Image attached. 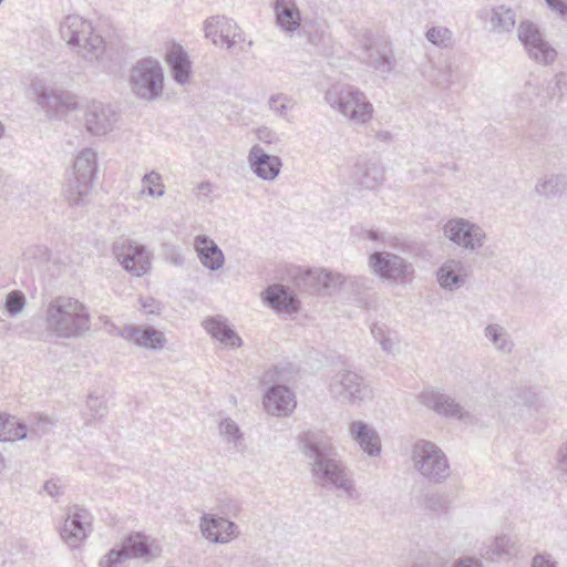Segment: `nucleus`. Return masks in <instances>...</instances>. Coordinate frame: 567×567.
<instances>
[{
  "instance_id": "nucleus-38",
  "label": "nucleus",
  "mask_w": 567,
  "mask_h": 567,
  "mask_svg": "<svg viewBox=\"0 0 567 567\" xmlns=\"http://www.w3.org/2000/svg\"><path fill=\"white\" fill-rule=\"evenodd\" d=\"M106 400L103 396L89 394L86 399V408L83 412L85 425H91L93 422L102 420L107 414Z\"/></svg>"
},
{
  "instance_id": "nucleus-3",
  "label": "nucleus",
  "mask_w": 567,
  "mask_h": 567,
  "mask_svg": "<svg viewBox=\"0 0 567 567\" xmlns=\"http://www.w3.org/2000/svg\"><path fill=\"white\" fill-rule=\"evenodd\" d=\"M60 35L68 47L87 62L99 61L105 51V41L93 22L80 14H68L60 22Z\"/></svg>"
},
{
  "instance_id": "nucleus-8",
  "label": "nucleus",
  "mask_w": 567,
  "mask_h": 567,
  "mask_svg": "<svg viewBox=\"0 0 567 567\" xmlns=\"http://www.w3.org/2000/svg\"><path fill=\"white\" fill-rule=\"evenodd\" d=\"M328 391L341 404L359 405L371 396V389L364 378L350 369H340L331 375Z\"/></svg>"
},
{
  "instance_id": "nucleus-19",
  "label": "nucleus",
  "mask_w": 567,
  "mask_h": 567,
  "mask_svg": "<svg viewBox=\"0 0 567 567\" xmlns=\"http://www.w3.org/2000/svg\"><path fill=\"white\" fill-rule=\"evenodd\" d=\"M344 278L339 272H332L326 269L307 270L301 277L300 282L303 288L311 292L332 295L343 285Z\"/></svg>"
},
{
  "instance_id": "nucleus-36",
  "label": "nucleus",
  "mask_w": 567,
  "mask_h": 567,
  "mask_svg": "<svg viewBox=\"0 0 567 567\" xmlns=\"http://www.w3.org/2000/svg\"><path fill=\"white\" fill-rule=\"evenodd\" d=\"M516 23V14L513 9L506 6H497L492 9L491 25L492 31L505 33L513 30Z\"/></svg>"
},
{
  "instance_id": "nucleus-57",
  "label": "nucleus",
  "mask_w": 567,
  "mask_h": 567,
  "mask_svg": "<svg viewBox=\"0 0 567 567\" xmlns=\"http://www.w3.org/2000/svg\"><path fill=\"white\" fill-rule=\"evenodd\" d=\"M371 333H372L374 340L378 341V342L381 341L385 336L394 334V332H392L386 327V324L379 323V322H375V323L372 324Z\"/></svg>"
},
{
  "instance_id": "nucleus-51",
  "label": "nucleus",
  "mask_w": 567,
  "mask_h": 567,
  "mask_svg": "<svg viewBox=\"0 0 567 567\" xmlns=\"http://www.w3.org/2000/svg\"><path fill=\"white\" fill-rule=\"evenodd\" d=\"M53 422L44 415L32 416L30 419L29 432L31 436H41L50 432Z\"/></svg>"
},
{
  "instance_id": "nucleus-27",
  "label": "nucleus",
  "mask_w": 567,
  "mask_h": 567,
  "mask_svg": "<svg viewBox=\"0 0 567 567\" xmlns=\"http://www.w3.org/2000/svg\"><path fill=\"white\" fill-rule=\"evenodd\" d=\"M437 282L445 290H456L461 288L466 280L465 267L458 259H447L436 272Z\"/></svg>"
},
{
  "instance_id": "nucleus-55",
  "label": "nucleus",
  "mask_w": 567,
  "mask_h": 567,
  "mask_svg": "<svg viewBox=\"0 0 567 567\" xmlns=\"http://www.w3.org/2000/svg\"><path fill=\"white\" fill-rule=\"evenodd\" d=\"M530 567H558L557 561L547 553L537 554L533 557Z\"/></svg>"
},
{
  "instance_id": "nucleus-5",
  "label": "nucleus",
  "mask_w": 567,
  "mask_h": 567,
  "mask_svg": "<svg viewBox=\"0 0 567 567\" xmlns=\"http://www.w3.org/2000/svg\"><path fill=\"white\" fill-rule=\"evenodd\" d=\"M96 171L95 151L92 148L81 151L64 187V196L70 205L82 206L89 202Z\"/></svg>"
},
{
  "instance_id": "nucleus-32",
  "label": "nucleus",
  "mask_w": 567,
  "mask_h": 567,
  "mask_svg": "<svg viewBox=\"0 0 567 567\" xmlns=\"http://www.w3.org/2000/svg\"><path fill=\"white\" fill-rule=\"evenodd\" d=\"M545 94L540 97L539 106L547 107L553 101L560 102L567 95V72H558L546 85L542 86Z\"/></svg>"
},
{
  "instance_id": "nucleus-54",
  "label": "nucleus",
  "mask_w": 567,
  "mask_h": 567,
  "mask_svg": "<svg viewBox=\"0 0 567 567\" xmlns=\"http://www.w3.org/2000/svg\"><path fill=\"white\" fill-rule=\"evenodd\" d=\"M548 8L559 17L561 20L567 22V1L565 0H547L545 1Z\"/></svg>"
},
{
  "instance_id": "nucleus-34",
  "label": "nucleus",
  "mask_w": 567,
  "mask_h": 567,
  "mask_svg": "<svg viewBox=\"0 0 567 567\" xmlns=\"http://www.w3.org/2000/svg\"><path fill=\"white\" fill-rule=\"evenodd\" d=\"M535 192L545 198L560 196L567 192V174H551L539 178L535 185Z\"/></svg>"
},
{
  "instance_id": "nucleus-49",
  "label": "nucleus",
  "mask_w": 567,
  "mask_h": 567,
  "mask_svg": "<svg viewBox=\"0 0 567 567\" xmlns=\"http://www.w3.org/2000/svg\"><path fill=\"white\" fill-rule=\"evenodd\" d=\"M25 307V297L19 290L9 292L6 297L4 309L10 317H16Z\"/></svg>"
},
{
  "instance_id": "nucleus-60",
  "label": "nucleus",
  "mask_w": 567,
  "mask_h": 567,
  "mask_svg": "<svg viewBox=\"0 0 567 567\" xmlns=\"http://www.w3.org/2000/svg\"><path fill=\"white\" fill-rule=\"evenodd\" d=\"M213 192V184L210 182H202L197 185V197L207 198Z\"/></svg>"
},
{
  "instance_id": "nucleus-11",
  "label": "nucleus",
  "mask_w": 567,
  "mask_h": 567,
  "mask_svg": "<svg viewBox=\"0 0 567 567\" xmlns=\"http://www.w3.org/2000/svg\"><path fill=\"white\" fill-rule=\"evenodd\" d=\"M205 37L210 39L215 45L225 44L227 50H234L236 47L239 51L245 52L252 45V41L244 45L246 39L245 33L238 24L226 17H210L205 21Z\"/></svg>"
},
{
  "instance_id": "nucleus-39",
  "label": "nucleus",
  "mask_w": 567,
  "mask_h": 567,
  "mask_svg": "<svg viewBox=\"0 0 567 567\" xmlns=\"http://www.w3.org/2000/svg\"><path fill=\"white\" fill-rule=\"evenodd\" d=\"M0 441H16L23 440L28 435V427L24 423L20 422L17 417L6 415L3 423H1Z\"/></svg>"
},
{
  "instance_id": "nucleus-7",
  "label": "nucleus",
  "mask_w": 567,
  "mask_h": 567,
  "mask_svg": "<svg viewBox=\"0 0 567 567\" xmlns=\"http://www.w3.org/2000/svg\"><path fill=\"white\" fill-rule=\"evenodd\" d=\"M414 470L432 483H442L450 476V463L440 446L420 439L411 449Z\"/></svg>"
},
{
  "instance_id": "nucleus-9",
  "label": "nucleus",
  "mask_w": 567,
  "mask_h": 567,
  "mask_svg": "<svg viewBox=\"0 0 567 567\" xmlns=\"http://www.w3.org/2000/svg\"><path fill=\"white\" fill-rule=\"evenodd\" d=\"M442 230L446 239L471 252L483 248L487 240L483 227L464 217H454L446 220Z\"/></svg>"
},
{
  "instance_id": "nucleus-1",
  "label": "nucleus",
  "mask_w": 567,
  "mask_h": 567,
  "mask_svg": "<svg viewBox=\"0 0 567 567\" xmlns=\"http://www.w3.org/2000/svg\"><path fill=\"white\" fill-rule=\"evenodd\" d=\"M300 447L309 460L315 481L321 486L331 485L341 489L350 499H358L359 493L344 465L332 457L334 446L320 431H307L300 435Z\"/></svg>"
},
{
  "instance_id": "nucleus-20",
  "label": "nucleus",
  "mask_w": 567,
  "mask_h": 567,
  "mask_svg": "<svg viewBox=\"0 0 567 567\" xmlns=\"http://www.w3.org/2000/svg\"><path fill=\"white\" fill-rule=\"evenodd\" d=\"M262 404L268 414L287 416L296 409L297 400L288 386L275 384L264 394Z\"/></svg>"
},
{
  "instance_id": "nucleus-44",
  "label": "nucleus",
  "mask_w": 567,
  "mask_h": 567,
  "mask_svg": "<svg viewBox=\"0 0 567 567\" xmlns=\"http://www.w3.org/2000/svg\"><path fill=\"white\" fill-rule=\"evenodd\" d=\"M143 193L152 197H162L165 194V185L159 173L152 171L142 177Z\"/></svg>"
},
{
  "instance_id": "nucleus-16",
  "label": "nucleus",
  "mask_w": 567,
  "mask_h": 567,
  "mask_svg": "<svg viewBox=\"0 0 567 567\" xmlns=\"http://www.w3.org/2000/svg\"><path fill=\"white\" fill-rule=\"evenodd\" d=\"M350 178L353 184L374 190L385 178V168L378 157H359L351 171Z\"/></svg>"
},
{
  "instance_id": "nucleus-17",
  "label": "nucleus",
  "mask_w": 567,
  "mask_h": 567,
  "mask_svg": "<svg viewBox=\"0 0 567 567\" xmlns=\"http://www.w3.org/2000/svg\"><path fill=\"white\" fill-rule=\"evenodd\" d=\"M417 400L421 404L430 410H433L440 415L446 417H455L457 420H466L471 417V414L465 411L464 408L455 401V399L436 390H423L417 395Z\"/></svg>"
},
{
  "instance_id": "nucleus-6",
  "label": "nucleus",
  "mask_w": 567,
  "mask_h": 567,
  "mask_svg": "<svg viewBox=\"0 0 567 567\" xmlns=\"http://www.w3.org/2000/svg\"><path fill=\"white\" fill-rule=\"evenodd\" d=\"M128 86L132 94L140 100L158 99L164 89V74L159 62L153 58L138 60L130 69Z\"/></svg>"
},
{
  "instance_id": "nucleus-40",
  "label": "nucleus",
  "mask_w": 567,
  "mask_h": 567,
  "mask_svg": "<svg viewBox=\"0 0 567 567\" xmlns=\"http://www.w3.org/2000/svg\"><path fill=\"white\" fill-rule=\"evenodd\" d=\"M528 58L540 65H550L557 59L556 49L545 39L526 51Z\"/></svg>"
},
{
  "instance_id": "nucleus-35",
  "label": "nucleus",
  "mask_w": 567,
  "mask_h": 567,
  "mask_svg": "<svg viewBox=\"0 0 567 567\" xmlns=\"http://www.w3.org/2000/svg\"><path fill=\"white\" fill-rule=\"evenodd\" d=\"M128 558H143L150 560L153 557L147 536L135 533L127 536L121 544Z\"/></svg>"
},
{
  "instance_id": "nucleus-37",
  "label": "nucleus",
  "mask_w": 567,
  "mask_h": 567,
  "mask_svg": "<svg viewBox=\"0 0 567 567\" xmlns=\"http://www.w3.org/2000/svg\"><path fill=\"white\" fill-rule=\"evenodd\" d=\"M542 86L527 82L524 87L513 96V103L518 113L525 112L533 107L535 99L542 97Z\"/></svg>"
},
{
  "instance_id": "nucleus-63",
  "label": "nucleus",
  "mask_w": 567,
  "mask_h": 567,
  "mask_svg": "<svg viewBox=\"0 0 567 567\" xmlns=\"http://www.w3.org/2000/svg\"><path fill=\"white\" fill-rule=\"evenodd\" d=\"M168 260H169L171 264H173L175 266H182L184 264V257L176 249H173L171 251V254L168 256Z\"/></svg>"
},
{
  "instance_id": "nucleus-53",
  "label": "nucleus",
  "mask_w": 567,
  "mask_h": 567,
  "mask_svg": "<svg viewBox=\"0 0 567 567\" xmlns=\"http://www.w3.org/2000/svg\"><path fill=\"white\" fill-rule=\"evenodd\" d=\"M257 138L268 145L277 144L280 138L278 134L267 126H261L256 132Z\"/></svg>"
},
{
  "instance_id": "nucleus-50",
  "label": "nucleus",
  "mask_w": 567,
  "mask_h": 567,
  "mask_svg": "<svg viewBox=\"0 0 567 567\" xmlns=\"http://www.w3.org/2000/svg\"><path fill=\"white\" fill-rule=\"evenodd\" d=\"M353 37L357 40L361 53L371 48L373 49L374 45L382 40L369 28L358 29Z\"/></svg>"
},
{
  "instance_id": "nucleus-43",
  "label": "nucleus",
  "mask_w": 567,
  "mask_h": 567,
  "mask_svg": "<svg viewBox=\"0 0 567 567\" xmlns=\"http://www.w3.org/2000/svg\"><path fill=\"white\" fill-rule=\"evenodd\" d=\"M269 109L279 117L290 121L288 112L296 105V101L286 94L271 95L268 101Z\"/></svg>"
},
{
  "instance_id": "nucleus-62",
  "label": "nucleus",
  "mask_w": 567,
  "mask_h": 567,
  "mask_svg": "<svg viewBox=\"0 0 567 567\" xmlns=\"http://www.w3.org/2000/svg\"><path fill=\"white\" fill-rule=\"evenodd\" d=\"M558 456L561 470L567 474V441L560 446Z\"/></svg>"
},
{
  "instance_id": "nucleus-59",
  "label": "nucleus",
  "mask_w": 567,
  "mask_h": 567,
  "mask_svg": "<svg viewBox=\"0 0 567 567\" xmlns=\"http://www.w3.org/2000/svg\"><path fill=\"white\" fill-rule=\"evenodd\" d=\"M43 488L52 497H58L61 494V487L54 480L47 481Z\"/></svg>"
},
{
  "instance_id": "nucleus-31",
  "label": "nucleus",
  "mask_w": 567,
  "mask_h": 567,
  "mask_svg": "<svg viewBox=\"0 0 567 567\" xmlns=\"http://www.w3.org/2000/svg\"><path fill=\"white\" fill-rule=\"evenodd\" d=\"M166 61L175 82L181 85L187 84L192 74V62L187 52L181 47L174 48L167 54Z\"/></svg>"
},
{
  "instance_id": "nucleus-42",
  "label": "nucleus",
  "mask_w": 567,
  "mask_h": 567,
  "mask_svg": "<svg viewBox=\"0 0 567 567\" xmlns=\"http://www.w3.org/2000/svg\"><path fill=\"white\" fill-rule=\"evenodd\" d=\"M425 38L429 42L441 49H450L454 44L452 31L442 25L430 28L425 33Z\"/></svg>"
},
{
  "instance_id": "nucleus-64",
  "label": "nucleus",
  "mask_w": 567,
  "mask_h": 567,
  "mask_svg": "<svg viewBox=\"0 0 567 567\" xmlns=\"http://www.w3.org/2000/svg\"><path fill=\"white\" fill-rule=\"evenodd\" d=\"M367 237L370 240H379L381 238V235L377 230H367Z\"/></svg>"
},
{
  "instance_id": "nucleus-12",
  "label": "nucleus",
  "mask_w": 567,
  "mask_h": 567,
  "mask_svg": "<svg viewBox=\"0 0 567 567\" xmlns=\"http://www.w3.org/2000/svg\"><path fill=\"white\" fill-rule=\"evenodd\" d=\"M120 112L111 104L92 101L84 111L85 130L93 136H104L116 127Z\"/></svg>"
},
{
  "instance_id": "nucleus-29",
  "label": "nucleus",
  "mask_w": 567,
  "mask_h": 567,
  "mask_svg": "<svg viewBox=\"0 0 567 567\" xmlns=\"http://www.w3.org/2000/svg\"><path fill=\"white\" fill-rule=\"evenodd\" d=\"M517 554L515 542L507 535L496 536L482 549V556L491 561H506Z\"/></svg>"
},
{
  "instance_id": "nucleus-58",
  "label": "nucleus",
  "mask_w": 567,
  "mask_h": 567,
  "mask_svg": "<svg viewBox=\"0 0 567 567\" xmlns=\"http://www.w3.org/2000/svg\"><path fill=\"white\" fill-rule=\"evenodd\" d=\"M379 343L384 352L392 353L394 351L396 339L393 338V334H389L379 341Z\"/></svg>"
},
{
  "instance_id": "nucleus-23",
  "label": "nucleus",
  "mask_w": 567,
  "mask_h": 567,
  "mask_svg": "<svg viewBox=\"0 0 567 567\" xmlns=\"http://www.w3.org/2000/svg\"><path fill=\"white\" fill-rule=\"evenodd\" d=\"M349 436L369 456H379L381 453V439L371 425L363 421H352L348 426Z\"/></svg>"
},
{
  "instance_id": "nucleus-4",
  "label": "nucleus",
  "mask_w": 567,
  "mask_h": 567,
  "mask_svg": "<svg viewBox=\"0 0 567 567\" xmlns=\"http://www.w3.org/2000/svg\"><path fill=\"white\" fill-rule=\"evenodd\" d=\"M326 103L350 123L360 125L368 123L373 116V105L359 87L336 83L324 93Z\"/></svg>"
},
{
  "instance_id": "nucleus-61",
  "label": "nucleus",
  "mask_w": 567,
  "mask_h": 567,
  "mask_svg": "<svg viewBox=\"0 0 567 567\" xmlns=\"http://www.w3.org/2000/svg\"><path fill=\"white\" fill-rule=\"evenodd\" d=\"M456 567H484V566L480 559L466 557V558L461 559L457 563Z\"/></svg>"
},
{
  "instance_id": "nucleus-25",
  "label": "nucleus",
  "mask_w": 567,
  "mask_h": 567,
  "mask_svg": "<svg viewBox=\"0 0 567 567\" xmlns=\"http://www.w3.org/2000/svg\"><path fill=\"white\" fill-rule=\"evenodd\" d=\"M194 249L202 265L209 270H219L225 264V256L218 245L206 235L194 239Z\"/></svg>"
},
{
  "instance_id": "nucleus-45",
  "label": "nucleus",
  "mask_w": 567,
  "mask_h": 567,
  "mask_svg": "<svg viewBox=\"0 0 567 567\" xmlns=\"http://www.w3.org/2000/svg\"><path fill=\"white\" fill-rule=\"evenodd\" d=\"M423 505L431 512L443 513L449 509L450 501L445 493L430 492L424 495Z\"/></svg>"
},
{
  "instance_id": "nucleus-13",
  "label": "nucleus",
  "mask_w": 567,
  "mask_h": 567,
  "mask_svg": "<svg viewBox=\"0 0 567 567\" xmlns=\"http://www.w3.org/2000/svg\"><path fill=\"white\" fill-rule=\"evenodd\" d=\"M374 275L383 280L396 282L412 272V266L402 257L389 251H375L369 258Z\"/></svg>"
},
{
  "instance_id": "nucleus-47",
  "label": "nucleus",
  "mask_w": 567,
  "mask_h": 567,
  "mask_svg": "<svg viewBox=\"0 0 567 567\" xmlns=\"http://www.w3.org/2000/svg\"><path fill=\"white\" fill-rule=\"evenodd\" d=\"M546 131L545 122L537 117L528 118L526 126L522 130L520 136L523 141H538Z\"/></svg>"
},
{
  "instance_id": "nucleus-18",
  "label": "nucleus",
  "mask_w": 567,
  "mask_h": 567,
  "mask_svg": "<svg viewBox=\"0 0 567 567\" xmlns=\"http://www.w3.org/2000/svg\"><path fill=\"white\" fill-rule=\"evenodd\" d=\"M247 162L252 173L262 181H275L280 174L282 162L279 156L270 155L256 144L248 153Z\"/></svg>"
},
{
  "instance_id": "nucleus-46",
  "label": "nucleus",
  "mask_w": 567,
  "mask_h": 567,
  "mask_svg": "<svg viewBox=\"0 0 567 567\" xmlns=\"http://www.w3.org/2000/svg\"><path fill=\"white\" fill-rule=\"evenodd\" d=\"M219 434L226 442L234 444V446H237L243 440V433L238 424L229 417L224 419L219 423Z\"/></svg>"
},
{
  "instance_id": "nucleus-30",
  "label": "nucleus",
  "mask_w": 567,
  "mask_h": 567,
  "mask_svg": "<svg viewBox=\"0 0 567 567\" xmlns=\"http://www.w3.org/2000/svg\"><path fill=\"white\" fill-rule=\"evenodd\" d=\"M265 300L276 310L296 312L299 308V301L296 296L282 285L270 286L266 290Z\"/></svg>"
},
{
  "instance_id": "nucleus-33",
  "label": "nucleus",
  "mask_w": 567,
  "mask_h": 567,
  "mask_svg": "<svg viewBox=\"0 0 567 567\" xmlns=\"http://www.w3.org/2000/svg\"><path fill=\"white\" fill-rule=\"evenodd\" d=\"M484 336L493 348L503 354H511L515 348L514 340L507 329L498 323L487 324L484 329Z\"/></svg>"
},
{
  "instance_id": "nucleus-14",
  "label": "nucleus",
  "mask_w": 567,
  "mask_h": 567,
  "mask_svg": "<svg viewBox=\"0 0 567 567\" xmlns=\"http://www.w3.org/2000/svg\"><path fill=\"white\" fill-rule=\"evenodd\" d=\"M92 515L81 506L69 508L64 525L61 528V537L72 548H76L91 533Z\"/></svg>"
},
{
  "instance_id": "nucleus-41",
  "label": "nucleus",
  "mask_w": 567,
  "mask_h": 567,
  "mask_svg": "<svg viewBox=\"0 0 567 567\" xmlns=\"http://www.w3.org/2000/svg\"><path fill=\"white\" fill-rule=\"evenodd\" d=\"M517 35L525 51H528L545 39L539 28L530 21H522L519 23Z\"/></svg>"
},
{
  "instance_id": "nucleus-56",
  "label": "nucleus",
  "mask_w": 567,
  "mask_h": 567,
  "mask_svg": "<svg viewBox=\"0 0 567 567\" xmlns=\"http://www.w3.org/2000/svg\"><path fill=\"white\" fill-rule=\"evenodd\" d=\"M440 74L431 75V80L440 86H449L452 83V71L450 66H446L444 70L439 71Z\"/></svg>"
},
{
  "instance_id": "nucleus-10",
  "label": "nucleus",
  "mask_w": 567,
  "mask_h": 567,
  "mask_svg": "<svg viewBox=\"0 0 567 567\" xmlns=\"http://www.w3.org/2000/svg\"><path fill=\"white\" fill-rule=\"evenodd\" d=\"M112 254L128 274L135 277L145 275L152 265V252L144 245L125 237L112 245Z\"/></svg>"
},
{
  "instance_id": "nucleus-48",
  "label": "nucleus",
  "mask_w": 567,
  "mask_h": 567,
  "mask_svg": "<svg viewBox=\"0 0 567 567\" xmlns=\"http://www.w3.org/2000/svg\"><path fill=\"white\" fill-rule=\"evenodd\" d=\"M128 559L127 553L120 546L118 548H112L104 555L99 563V567H127Z\"/></svg>"
},
{
  "instance_id": "nucleus-2",
  "label": "nucleus",
  "mask_w": 567,
  "mask_h": 567,
  "mask_svg": "<svg viewBox=\"0 0 567 567\" xmlns=\"http://www.w3.org/2000/svg\"><path fill=\"white\" fill-rule=\"evenodd\" d=\"M44 331L56 339H76L91 329L87 306L70 296H56L43 308Z\"/></svg>"
},
{
  "instance_id": "nucleus-15",
  "label": "nucleus",
  "mask_w": 567,
  "mask_h": 567,
  "mask_svg": "<svg viewBox=\"0 0 567 567\" xmlns=\"http://www.w3.org/2000/svg\"><path fill=\"white\" fill-rule=\"evenodd\" d=\"M37 103L47 112L48 116L62 118L69 112L78 109L76 96L60 89H43L37 94Z\"/></svg>"
},
{
  "instance_id": "nucleus-21",
  "label": "nucleus",
  "mask_w": 567,
  "mask_h": 567,
  "mask_svg": "<svg viewBox=\"0 0 567 567\" xmlns=\"http://www.w3.org/2000/svg\"><path fill=\"white\" fill-rule=\"evenodd\" d=\"M200 530L206 539L216 544H227L239 535L234 522L207 514L200 518Z\"/></svg>"
},
{
  "instance_id": "nucleus-52",
  "label": "nucleus",
  "mask_w": 567,
  "mask_h": 567,
  "mask_svg": "<svg viewBox=\"0 0 567 567\" xmlns=\"http://www.w3.org/2000/svg\"><path fill=\"white\" fill-rule=\"evenodd\" d=\"M138 303H140V310L146 317L159 316L164 309L163 303L159 300H157L151 296L140 297Z\"/></svg>"
},
{
  "instance_id": "nucleus-26",
  "label": "nucleus",
  "mask_w": 567,
  "mask_h": 567,
  "mask_svg": "<svg viewBox=\"0 0 567 567\" xmlns=\"http://www.w3.org/2000/svg\"><path fill=\"white\" fill-rule=\"evenodd\" d=\"M364 64L374 69L381 74H389L394 68V59L390 43L381 40L374 48L361 53Z\"/></svg>"
},
{
  "instance_id": "nucleus-24",
  "label": "nucleus",
  "mask_w": 567,
  "mask_h": 567,
  "mask_svg": "<svg viewBox=\"0 0 567 567\" xmlns=\"http://www.w3.org/2000/svg\"><path fill=\"white\" fill-rule=\"evenodd\" d=\"M205 331L225 347L237 349L241 347L243 340L230 327L228 320L221 316L208 317L203 323Z\"/></svg>"
},
{
  "instance_id": "nucleus-22",
  "label": "nucleus",
  "mask_w": 567,
  "mask_h": 567,
  "mask_svg": "<svg viewBox=\"0 0 567 567\" xmlns=\"http://www.w3.org/2000/svg\"><path fill=\"white\" fill-rule=\"evenodd\" d=\"M120 336L140 348L147 350H162L166 344L165 334L152 326H126L120 331Z\"/></svg>"
},
{
  "instance_id": "nucleus-28",
  "label": "nucleus",
  "mask_w": 567,
  "mask_h": 567,
  "mask_svg": "<svg viewBox=\"0 0 567 567\" xmlns=\"http://www.w3.org/2000/svg\"><path fill=\"white\" fill-rule=\"evenodd\" d=\"M277 25L285 32L291 33L299 29L301 16L292 0H276L274 6Z\"/></svg>"
}]
</instances>
